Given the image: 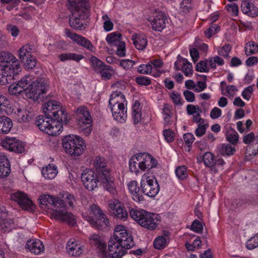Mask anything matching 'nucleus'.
Returning a JSON list of instances; mask_svg holds the SVG:
<instances>
[{
    "label": "nucleus",
    "instance_id": "nucleus-1",
    "mask_svg": "<svg viewBox=\"0 0 258 258\" xmlns=\"http://www.w3.org/2000/svg\"><path fill=\"white\" fill-rule=\"evenodd\" d=\"M39 205L44 210L51 209L53 211L52 216L55 219L67 222L74 226L76 221L74 215L66 211V206L63 200L55 199L49 195H42L39 197Z\"/></svg>",
    "mask_w": 258,
    "mask_h": 258
},
{
    "label": "nucleus",
    "instance_id": "nucleus-50",
    "mask_svg": "<svg viewBox=\"0 0 258 258\" xmlns=\"http://www.w3.org/2000/svg\"><path fill=\"white\" fill-rule=\"evenodd\" d=\"M175 174L177 178L181 180L185 179L187 176L186 168L185 166H181L175 169Z\"/></svg>",
    "mask_w": 258,
    "mask_h": 258
},
{
    "label": "nucleus",
    "instance_id": "nucleus-16",
    "mask_svg": "<svg viewBox=\"0 0 258 258\" xmlns=\"http://www.w3.org/2000/svg\"><path fill=\"white\" fill-rule=\"evenodd\" d=\"M137 156L140 163L139 168L142 171H148L155 167L157 164V160L146 153H139Z\"/></svg>",
    "mask_w": 258,
    "mask_h": 258
},
{
    "label": "nucleus",
    "instance_id": "nucleus-42",
    "mask_svg": "<svg viewBox=\"0 0 258 258\" xmlns=\"http://www.w3.org/2000/svg\"><path fill=\"white\" fill-rule=\"evenodd\" d=\"M77 43L90 51L93 52L95 50V47H94L91 42L86 37H84L81 35L80 36Z\"/></svg>",
    "mask_w": 258,
    "mask_h": 258
},
{
    "label": "nucleus",
    "instance_id": "nucleus-34",
    "mask_svg": "<svg viewBox=\"0 0 258 258\" xmlns=\"http://www.w3.org/2000/svg\"><path fill=\"white\" fill-rule=\"evenodd\" d=\"M105 40L109 45L116 46L122 41V35L118 32H114L108 34Z\"/></svg>",
    "mask_w": 258,
    "mask_h": 258
},
{
    "label": "nucleus",
    "instance_id": "nucleus-27",
    "mask_svg": "<svg viewBox=\"0 0 258 258\" xmlns=\"http://www.w3.org/2000/svg\"><path fill=\"white\" fill-rule=\"evenodd\" d=\"M66 249L68 253L74 256L80 255L84 251V246L77 242L69 240L66 246Z\"/></svg>",
    "mask_w": 258,
    "mask_h": 258
},
{
    "label": "nucleus",
    "instance_id": "nucleus-31",
    "mask_svg": "<svg viewBox=\"0 0 258 258\" xmlns=\"http://www.w3.org/2000/svg\"><path fill=\"white\" fill-rule=\"evenodd\" d=\"M13 125L12 120L6 116H0V133L8 134Z\"/></svg>",
    "mask_w": 258,
    "mask_h": 258
},
{
    "label": "nucleus",
    "instance_id": "nucleus-17",
    "mask_svg": "<svg viewBox=\"0 0 258 258\" xmlns=\"http://www.w3.org/2000/svg\"><path fill=\"white\" fill-rule=\"evenodd\" d=\"M91 244L98 250V255L101 258H111L109 251L106 250V245L101 238L94 234L90 238Z\"/></svg>",
    "mask_w": 258,
    "mask_h": 258
},
{
    "label": "nucleus",
    "instance_id": "nucleus-5",
    "mask_svg": "<svg viewBox=\"0 0 258 258\" xmlns=\"http://www.w3.org/2000/svg\"><path fill=\"white\" fill-rule=\"evenodd\" d=\"M129 214L142 227L149 230H155L160 221L159 215L143 209L131 208L129 210Z\"/></svg>",
    "mask_w": 258,
    "mask_h": 258
},
{
    "label": "nucleus",
    "instance_id": "nucleus-40",
    "mask_svg": "<svg viewBox=\"0 0 258 258\" xmlns=\"http://www.w3.org/2000/svg\"><path fill=\"white\" fill-rule=\"evenodd\" d=\"M31 48L29 45L22 46L19 50V56L21 61H24L28 57L33 55L31 52Z\"/></svg>",
    "mask_w": 258,
    "mask_h": 258
},
{
    "label": "nucleus",
    "instance_id": "nucleus-48",
    "mask_svg": "<svg viewBox=\"0 0 258 258\" xmlns=\"http://www.w3.org/2000/svg\"><path fill=\"white\" fill-rule=\"evenodd\" d=\"M26 69H32L36 65V59L33 55L30 56L27 59H25L24 61H21Z\"/></svg>",
    "mask_w": 258,
    "mask_h": 258
},
{
    "label": "nucleus",
    "instance_id": "nucleus-58",
    "mask_svg": "<svg viewBox=\"0 0 258 258\" xmlns=\"http://www.w3.org/2000/svg\"><path fill=\"white\" fill-rule=\"evenodd\" d=\"M231 45L229 44H226L218 50L219 54L224 56V57H228V54L231 51Z\"/></svg>",
    "mask_w": 258,
    "mask_h": 258
},
{
    "label": "nucleus",
    "instance_id": "nucleus-8",
    "mask_svg": "<svg viewBox=\"0 0 258 258\" xmlns=\"http://www.w3.org/2000/svg\"><path fill=\"white\" fill-rule=\"evenodd\" d=\"M62 147L68 154L78 156L83 153L85 145L84 141L80 136L69 135L63 139Z\"/></svg>",
    "mask_w": 258,
    "mask_h": 258
},
{
    "label": "nucleus",
    "instance_id": "nucleus-7",
    "mask_svg": "<svg viewBox=\"0 0 258 258\" xmlns=\"http://www.w3.org/2000/svg\"><path fill=\"white\" fill-rule=\"evenodd\" d=\"M35 124L40 131L52 136L59 135L62 129L61 123L45 115L37 116Z\"/></svg>",
    "mask_w": 258,
    "mask_h": 258
},
{
    "label": "nucleus",
    "instance_id": "nucleus-14",
    "mask_svg": "<svg viewBox=\"0 0 258 258\" xmlns=\"http://www.w3.org/2000/svg\"><path fill=\"white\" fill-rule=\"evenodd\" d=\"M69 25L73 29L78 30L85 29V20L89 18L88 11L71 13Z\"/></svg>",
    "mask_w": 258,
    "mask_h": 258
},
{
    "label": "nucleus",
    "instance_id": "nucleus-46",
    "mask_svg": "<svg viewBox=\"0 0 258 258\" xmlns=\"http://www.w3.org/2000/svg\"><path fill=\"white\" fill-rule=\"evenodd\" d=\"M167 244V240L163 236H160L155 238L154 241V246L157 249H162Z\"/></svg>",
    "mask_w": 258,
    "mask_h": 258
},
{
    "label": "nucleus",
    "instance_id": "nucleus-47",
    "mask_svg": "<svg viewBox=\"0 0 258 258\" xmlns=\"http://www.w3.org/2000/svg\"><path fill=\"white\" fill-rule=\"evenodd\" d=\"M207 61L209 63L211 68L214 69L216 68V64L218 66H222L224 63L223 59L220 57L219 56L210 57L207 60Z\"/></svg>",
    "mask_w": 258,
    "mask_h": 258
},
{
    "label": "nucleus",
    "instance_id": "nucleus-21",
    "mask_svg": "<svg viewBox=\"0 0 258 258\" xmlns=\"http://www.w3.org/2000/svg\"><path fill=\"white\" fill-rule=\"evenodd\" d=\"M180 67H182V71L185 76H188L192 74V67L191 63L189 62L187 59L179 55L177 56V60L174 63V68L176 70H179Z\"/></svg>",
    "mask_w": 258,
    "mask_h": 258
},
{
    "label": "nucleus",
    "instance_id": "nucleus-60",
    "mask_svg": "<svg viewBox=\"0 0 258 258\" xmlns=\"http://www.w3.org/2000/svg\"><path fill=\"white\" fill-rule=\"evenodd\" d=\"M186 111L188 115H193L195 113H198V112H202L198 105H194L192 104L187 105L186 106Z\"/></svg>",
    "mask_w": 258,
    "mask_h": 258
},
{
    "label": "nucleus",
    "instance_id": "nucleus-28",
    "mask_svg": "<svg viewBox=\"0 0 258 258\" xmlns=\"http://www.w3.org/2000/svg\"><path fill=\"white\" fill-rule=\"evenodd\" d=\"M10 171V164L7 157L0 153V178L7 176Z\"/></svg>",
    "mask_w": 258,
    "mask_h": 258
},
{
    "label": "nucleus",
    "instance_id": "nucleus-52",
    "mask_svg": "<svg viewBox=\"0 0 258 258\" xmlns=\"http://www.w3.org/2000/svg\"><path fill=\"white\" fill-rule=\"evenodd\" d=\"M209 127V124L208 123H204L199 124L197 128L195 131V135L198 137H201L203 136L206 132L207 128Z\"/></svg>",
    "mask_w": 258,
    "mask_h": 258
},
{
    "label": "nucleus",
    "instance_id": "nucleus-6",
    "mask_svg": "<svg viewBox=\"0 0 258 258\" xmlns=\"http://www.w3.org/2000/svg\"><path fill=\"white\" fill-rule=\"evenodd\" d=\"M43 110L46 116L58 121L62 125L67 124L70 120L67 113L60 105V103L56 101L50 100L46 102L43 105Z\"/></svg>",
    "mask_w": 258,
    "mask_h": 258
},
{
    "label": "nucleus",
    "instance_id": "nucleus-64",
    "mask_svg": "<svg viewBox=\"0 0 258 258\" xmlns=\"http://www.w3.org/2000/svg\"><path fill=\"white\" fill-rule=\"evenodd\" d=\"M183 140L188 147H190L195 140V137L191 133H186L183 135Z\"/></svg>",
    "mask_w": 258,
    "mask_h": 258
},
{
    "label": "nucleus",
    "instance_id": "nucleus-43",
    "mask_svg": "<svg viewBox=\"0 0 258 258\" xmlns=\"http://www.w3.org/2000/svg\"><path fill=\"white\" fill-rule=\"evenodd\" d=\"M140 163L139 162L137 154L134 155L130 160L129 166L130 171L136 174H137L139 172Z\"/></svg>",
    "mask_w": 258,
    "mask_h": 258
},
{
    "label": "nucleus",
    "instance_id": "nucleus-24",
    "mask_svg": "<svg viewBox=\"0 0 258 258\" xmlns=\"http://www.w3.org/2000/svg\"><path fill=\"white\" fill-rule=\"evenodd\" d=\"M128 188L135 201L140 202L145 200L144 197L142 194L141 188L139 187L138 183L136 181H131L128 184Z\"/></svg>",
    "mask_w": 258,
    "mask_h": 258
},
{
    "label": "nucleus",
    "instance_id": "nucleus-41",
    "mask_svg": "<svg viewBox=\"0 0 258 258\" xmlns=\"http://www.w3.org/2000/svg\"><path fill=\"white\" fill-rule=\"evenodd\" d=\"M90 61L91 62V66L93 70L97 73H98L99 72H100L101 69L105 65V64L103 61L94 56L91 57Z\"/></svg>",
    "mask_w": 258,
    "mask_h": 258
},
{
    "label": "nucleus",
    "instance_id": "nucleus-18",
    "mask_svg": "<svg viewBox=\"0 0 258 258\" xmlns=\"http://www.w3.org/2000/svg\"><path fill=\"white\" fill-rule=\"evenodd\" d=\"M3 146L13 152L22 153L25 151V145L15 138H6L3 142Z\"/></svg>",
    "mask_w": 258,
    "mask_h": 258
},
{
    "label": "nucleus",
    "instance_id": "nucleus-9",
    "mask_svg": "<svg viewBox=\"0 0 258 258\" xmlns=\"http://www.w3.org/2000/svg\"><path fill=\"white\" fill-rule=\"evenodd\" d=\"M49 88L47 81L44 78H40L33 81L27 89L26 97L33 100L43 101Z\"/></svg>",
    "mask_w": 258,
    "mask_h": 258
},
{
    "label": "nucleus",
    "instance_id": "nucleus-25",
    "mask_svg": "<svg viewBox=\"0 0 258 258\" xmlns=\"http://www.w3.org/2000/svg\"><path fill=\"white\" fill-rule=\"evenodd\" d=\"M30 81L28 80V77L22 79L16 85H11L9 90L12 92L13 94H20L24 92L26 95L27 89L29 88V84Z\"/></svg>",
    "mask_w": 258,
    "mask_h": 258
},
{
    "label": "nucleus",
    "instance_id": "nucleus-2",
    "mask_svg": "<svg viewBox=\"0 0 258 258\" xmlns=\"http://www.w3.org/2000/svg\"><path fill=\"white\" fill-rule=\"evenodd\" d=\"M20 62L12 53L0 52V85L14 83L21 71Z\"/></svg>",
    "mask_w": 258,
    "mask_h": 258
},
{
    "label": "nucleus",
    "instance_id": "nucleus-57",
    "mask_svg": "<svg viewBox=\"0 0 258 258\" xmlns=\"http://www.w3.org/2000/svg\"><path fill=\"white\" fill-rule=\"evenodd\" d=\"M196 70L200 72L208 73L209 71V69L207 67V62L201 60L197 63L196 66Z\"/></svg>",
    "mask_w": 258,
    "mask_h": 258
},
{
    "label": "nucleus",
    "instance_id": "nucleus-38",
    "mask_svg": "<svg viewBox=\"0 0 258 258\" xmlns=\"http://www.w3.org/2000/svg\"><path fill=\"white\" fill-rule=\"evenodd\" d=\"M215 157L211 152H206L203 156V161L204 165L208 167L211 168V170L214 168V161Z\"/></svg>",
    "mask_w": 258,
    "mask_h": 258
},
{
    "label": "nucleus",
    "instance_id": "nucleus-20",
    "mask_svg": "<svg viewBox=\"0 0 258 258\" xmlns=\"http://www.w3.org/2000/svg\"><path fill=\"white\" fill-rule=\"evenodd\" d=\"M88 0H68V9L70 13L88 11L87 9Z\"/></svg>",
    "mask_w": 258,
    "mask_h": 258
},
{
    "label": "nucleus",
    "instance_id": "nucleus-39",
    "mask_svg": "<svg viewBox=\"0 0 258 258\" xmlns=\"http://www.w3.org/2000/svg\"><path fill=\"white\" fill-rule=\"evenodd\" d=\"M101 75V78L104 80H109L111 78L114 74V71L112 67L105 64L101 69V71L98 73Z\"/></svg>",
    "mask_w": 258,
    "mask_h": 258
},
{
    "label": "nucleus",
    "instance_id": "nucleus-19",
    "mask_svg": "<svg viewBox=\"0 0 258 258\" xmlns=\"http://www.w3.org/2000/svg\"><path fill=\"white\" fill-rule=\"evenodd\" d=\"M167 22L165 15L162 12H157L151 22L152 28L155 31L161 32L165 28Z\"/></svg>",
    "mask_w": 258,
    "mask_h": 258
},
{
    "label": "nucleus",
    "instance_id": "nucleus-55",
    "mask_svg": "<svg viewBox=\"0 0 258 258\" xmlns=\"http://www.w3.org/2000/svg\"><path fill=\"white\" fill-rule=\"evenodd\" d=\"M136 82L139 85L148 86L151 84V80L146 76L137 77L135 79Z\"/></svg>",
    "mask_w": 258,
    "mask_h": 258
},
{
    "label": "nucleus",
    "instance_id": "nucleus-4",
    "mask_svg": "<svg viewBox=\"0 0 258 258\" xmlns=\"http://www.w3.org/2000/svg\"><path fill=\"white\" fill-rule=\"evenodd\" d=\"M123 236L119 234L116 236L113 240L109 239L108 246L111 258H121L126 254L127 250L132 248L135 245L133 236L127 232H124Z\"/></svg>",
    "mask_w": 258,
    "mask_h": 258
},
{
    "label": "nucleus",
    "instance_id": "nucleus-53",
    "mask_svg": "<svg viewBox=\"0 0 258 258\" xmlns=\"http://www.w3.org/2000/svg\"><path fill=\"white\" fill-rule=\"evenodd\" d=\"M220 27L216 24H212L209 28L205 31V34L206 36L209 38L213 35L215 34L220 30Z\"/></svg>",
    "mask_w": 258,
    "mask_h": 258
},
{
    "label": "nucleus",
    "instance_id": "nucleus-49",
    "mask_svg": "<svg viewBox=\"0 0 258 258\" xmlns=\"http://www.w3.org/2000/svg\"><path fill=\"white\" fill-rule=\"evenodd\" d=\"M153 71V66L150 63L142 64L138 68V72L143 74H151Z\"/></svg>",
    "mask_w": 258,
    "mask_h": 258
},
{
    "label": "nucleus",
    "instance_id": "nucleus-35",
    "mask_svg": "<svg viewBox=\"0 0 258 258\" xmlns=\"http://www.w3.org/2000/svg\"><path fill=\"white\" fill-rule=\"evenodd\" d=\"M140 106L139 101H136L132 107V117L134 124H138L142 119L141 109L140 108Z\"/></svg>",
    "mask_w": 258,
    "mask_h": 258
},
{
    "label": "nucleus",
    "instance_id": "nucleus-62",
    "mask_svg": "<svg viewBox=\"0 0 258 258\" xmlns=\"http://www.w3.org/2000/svg\"><path fill=\"white\" fill-rule=\"evenodd\" d=\"M163 135L165 140L167 142L171 143L173 141L174 133L170 129L164 130Z\"/></svg>",
    "mask_w": 258,
    "mask_h": 258
},
{
    "label": "nucleus",
    "instance_id": "nucleus-32",
    "mask_svg": "<svg viewBox=\"0 0 258 258\" xmlns=\"http://www.w3.org/2000/svg\"><path fill=\"white\" fill-rule=\"evenodd\" d=\"M81 122H83V124H78L79 129L85 136H88L92 129V119L90 114L83 118Z\"/></svg>",
    "mask_w": 258,
    "mask_h": 258
},
{
    "label": "nucleus",
    "instance_id": "nucleus-56",
    "mask_svg": "<svg viewBox=\"0 0 258 258\" xmlns=\"http://www.w3.org/2000/svg\"><path fill=\"white\" fill-rule=\"evenodd\" d=\"M116 54L119 57H123L125 55V42L122 41L119 44L116 45Z\"/></svg>",
    "mask_w": 258,
    "mask_h": 258
},
{
    "label": "nucleus",
    "instance_id": "nucleus-10",
    "mask_svg": "<svg viewBox=\"0 0 258 258\" xmlns=\"http://www.w3.org/2000/svg\"><path fill=\"white\" fill-rule=\"evenodd\" d=\"M92 214L95 216V219L91 217H86L91 226L98 230L106 229L109 225V221L106 215L103 212L100 208L96 205L90 206Z\"/></svg>",
    "mask_w": 258,
    "mask_h": 258
},
{
    "label": "nucleus",
    "instance_id": "nucleus-13",
    "mask_svg": "<svg viewBox=\"0 0 258 258\" xmlns=\"http://www.w3.org/2000/svg\"><path fill=\"white\" fill-rule=\"evenodd\" d=\"M81 180L85 187L89 190H93L98 187V182H100L97 173L92 169H86L81 174Z\"/></svg>",
    "mask_w": 258,
    "mask_h": 258
},
{
    "label": "nucleus",
    "instance_id": "nucleus-51",
    "mask_svg": "<svg viewBox=\"0 0 258 258\" xmlns=\"http://www.w3.org/2000/svg\"><path fill=\"white\" fill-rule=\"evenodd\" d=\"M19 113L18 114V121L19 122L29 121L32 118V115L27 112L26 110H21L20 109H18Z\"/></svg>",
    "mask_w": 258,
    "mask_h": 258
},
{
    "label": "nucleus",
    "instance_id": "nucleus-33",
    "mask_svg": "<svg viewBox=\"0 0 258 258\" xmlns=\"http://www.w3.org/2000/svg\"><path fill=\"white\" fill-rule=\"evenodd\" d=\"M41 172L45 179H51L54 178L57 173V167L53 164H49L42 168Z\"/></svg>",
    "mask_w": 258,
    "mask_h": 258
},
{
    "label": "nucleus",
    "instance_id": "nucleus-37",
    "mask_svg": "<svg viewBox=\"0 0 258 258\" xmlns=\"http://www.w3.org/2000/svg\"><path fill=\"white\" fill-rule=\"evenodd\" d=\"M235 148L230 144H223L220 146L219 153L222 156L232 155L235 153Z\"/></svg>",
    "mask_w": 258,
    "mask_h": 258
},
{
    "label": "nucleus",
    "instance_id": "nucleus-22",
    "mask_svg": "<svg viewBox=\"0 0 258 258\" xmlns=\"http://www.w3.org/2000/svg\"><path fill=\"white\" fill-rule=\"evenodd\" d=\"M110 108L114 119L120 122L126 120L127 109L124 107V104H119Z\"/></svg>",
    "mask_w": 258,
    "mask_h": 258
},
{
    "label": "nucleus",
    "instance_id": "nucleus-59",
    "mask_svg": "<svg viewBox=\"0 0 258 258\" xmlns=\"http://www.w3.org/2000/svg\"><path fill=\"white\" fill-rule=\"evenodd\" d=\"M203 228V225L199 220H195L192 222L191 225V229L192 231L197 233H200L202 231Z\"/></svg>",
    "mask_w": 258,
    "mask_h": 258
},
{
    "label": "nucleus",
    "instance_id": "nucleus-3",
    "mask_svg": "<svg viewBox=\"0 0 258 258\" xmlns=\"http://www.w3.org/2000/svg\"><path fill=\"white\" fill-rule=\"evenodd\" d=\"M93 166L103 187L110 193L115 194L116 189L114 182V178L112 172L107 166L105 159L100 156L96 157L93 162Z\"/></svg>",
    "mask_w": 258,
    "mask_h": 258
},
{
    "label": "nucleus",
    "instance_id": "nucleus-36",
    "mask_svg": "<svg viewBox=\"0 0 258 258\" xmlns=\"http://www.w3.org/2000/svg\"><path fill=\"white\" fill-rule=\"evenodd\" d=\"M90 114L88 109L84 106L79 107L76 111V119L77 120V124H83V122H81L83 118L89 116Z\"/></svg>",
    "mask_w": 258,
    "mask_h": 258
},
{
    "label": "nucleus",
    "instance_id": "nucleus-11",
    "mask_svg": "<svg viewBox=\"0 0 258 258\" xmlns=\"http://www.w3.org/2000/svg\"><path fill=\"white\" fill-rule=\"evenodd\" d=\"M140 188L142 194L149 197L153 198L159 192V185L154 176H149L144 174L140 182Z\"/></svg>",
    "mask_w": 258,
    "mask_h": 258
},
{
    "label": "nucleus",
    "instance_id": "nucleus-29",
    "mask_svg": "<svg viewBox=\"0 0 258 258\" xmlns=\"http://www.w3.org/2000/svg\"><path fill=\"white\" fill-rule=\"evenodd\" d=\"M126 100L124 96L120 91H114L110 95L109 104L110 108L114 107L118 104H124Z\"/></svg>",
    "mask_w": 258,
    "mask_h": 258
},
{
    "label": "nucleus",
    "instance_id": "nucleus-12",
    "mask_svg": "<svg viewBox=\"0 0 258 258\" xmlns=\"http://www.w3.org/2000/svg\"><path fill=\"white\" fill-rule=\"evenodd\" d=\"M110 214L115 219L125 221L128 218V212L124 207L117 200H110L108 202Z\"/></svg>",
    "mask_w": 258,
    "mask_h": 258
},
{
    "label": "nucleus",
    "instance_id": "nucleus-44",
    "mask_svg": "<svg viewBox=\"0 0 258 258\" xmlns=\"http://www.w3.org/2000/svg\"><path fill=\"white\" fill-rule=\"evenodd\" d=\"M14 226V221L11 219L0 220V230L4 232L9 231Z\"/></svg>",
    "mask_w": 258,
    "mask_h": 258
},
{
    "label": "nucleus",
    "instance_id": "nucleus-26",
    "mask_svg": "<svg viewBox=\"0 0 258 258\" xmlns=\"http://www.w3.org/2000/svg\"><path fill=\"white\" fill-rule=\"evenodd\" d=\"M241 9L242 12L248 16L254 17L258 15V9L249 0L242 1Z\"/></svg>",
    "mask_w": 258,
    "mask_h": 258
},
{
    "label": "nucleus",
    "instance_id": "nucleus-15",
    "mask_svg": "<svg viewBox=\"0 0 258 258\" xmlns=\"http://www.w3.org/2000/svg\"><path fill=\"white\" fill-rule=\"evenodd\" d=\"M11 199L17 202L23 209L28 211H34V205L24 192L20 191L13 192L11 194Z\"/></svg>",
    "mask_w": 258,
    "mask_h": 258
},
{
    "label": "nucleus",
    "instance_id": "nucleus-45",
    "mask_svg": "<svg viewBox=\"0 0 258 258\" xmlns=\"http://www.w3.org/2000/svg\"><path fill=\"white\" fill-rule=\"evenodd\" d=\"M245 54L247 55L255 54L258 52V44L254 41H250L245 47Z\"/></svg>",
    "mask_w": 258,
    "mask_h": 258
},
{
    "label": "nucleus",
    "instance_id": "nucleus-63",
    "mask_svg": "<svg viewBox=\"0 0 258 258\" xmlns=\"http://www.w3.org/2000/svg\"><path fill=\"white\" fill-rule=\"evenodd\" d=\"M64 33L68 37L71 38L76 43L81 36L80 35L72 32L70 30L67 28L64 29Z\"/></svg>",
    "mask_w": 258,
    "mask_h": 258
},
{
    "label": "nucleus",
    "instance_id": "nucleus-30",
    "mask_svg": "<svg viewBox=\"0 0 258 258\" xmlns=\"http://www.w3.org/2000/svg\"><path fill=\"white\" fill-rule=\"evenodd\" d=\"M132 39L135 46L139 50L144 49L147 45V39L143 34H134Z\"/></svg>",
    "mask_w": 258,
    "mask_h": 258
},
{
    "label": "nucleus",
    "instance_id": "nucleus-54",
    "mask_svg": "<svg viewBox=\"0 0 258 258\" xmlns=\"http://www.w3.org/2000/svg\"><path fill=\"white\" fill-rule=\"evenodd\" d=\"M257 247H258V233L246 242V247L248 249H253Z\"/></svg>",
    "mask_w": 258,
    "mask_h": 258
},
{
    "label": "nucleus",
    "instance_id": "nucleus-61",
    "mask_svg": "<svg viewBox=\"0 0 258 258\" xmlns=\"http://www.w3.org/2000/svg\"><path fill=\"white\" fill-rule=\"evenodd\" d=\"M226 8L227 11L231 14L232 15L236 16L238 14V7L237 4L232 3L228 4Z\"/></svg>",
    "mask_w": 258,
    "mask_h": 258
},
{
    "label": "nucleus",
    "instance_id": "nucleus-23",
    "mask_svg": "<svg viewBox=\"0 0 258 258\" xmlns=\"http://www.w3.org/2000/svg\"><path fill=\"white\" fill-rule=\"evenodd\" d=\"M25 248L35 254H40L44 251L43 243L37 239L28 240Z\"/></svg>",
    "mask_w": 258,
    "mask_h": 258
}]
</instances>
